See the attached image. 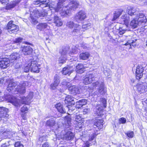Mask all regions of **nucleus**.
<instances>
[{
  "label": "nucleus",
  "mask_w": 147,
  "mask_h": 147,
  "mask_svg": "<svg viewBox=\"0 0 147 147\" xmlns=\"http://www.w3.org/2000/svg\"><path fill=\"white\" fill-rule=\"evenodd\" d=\"M26 83L23 82L20 84L18 85L15 90L13 93L14 94H23L26 92Z\"/></svg>",
  "instance_id": "0eeeda50"
},
{
  "label": "nucleus",
  "mask_w": 147,
  "mask_h": 147,
  "mask_svg": "<svg viewBox=\"0 0 147 147\" xmlns=\"http://www.w3.org/2000/svg\"><path fill=\"white\" fill-rule=\"evenodd\" d=\"M123 11V10L121 9L117 10L116 11L114 14L113 18L112 20L115 21L122 14Z\"/></svg>",
  "instance_id": "e433bc0d"
},
{
  "label": "nucleus",
  "mask_w": 147,
  "mask_h": 147,
  "mask_svg": "<svg viewBox=\"0 0 147 147\" xmlns=\"http://www.w3.org/2000/svg\"><path fill=\"white\" fill-rule=\"evenodd\" d=\"M42 147H51L47 142H45L42 145Z\"/></svg>",
  "instance_id": "338daca9"
},
{
  "label": "nucleus",
  "mask_w": 147,
  "mask_h": 147,
  "mask_svg": "<svg viewBox=\"0 0 147 147\" xmlns=\"http://www.w3.org/2000/svg\"><path fill=\"white\" fill-rule=\"evenodd\" d=\"M88 45L86 44L83 43L81 45L82 47L84 49H86L88 48Z\"/></svg>",
  "instance_id": "e2e57ef3"
},
{
  "label": "nucleus",
  "mask_w": 147,
  "mask_h": 147,
  "mask_svg": "<svg viewBox=\"0 0 147 147\" xmlns=\"http://www.w3.org/2000/svg\"><path fill=\"white\" fill-rule=\"evenodd\" d=\"M20 56L19 54L18 53H13L10 56L9 59L11 61L12 60H17L19 59Z\"/></svg>",
  "instance_id": "a19ab883"
},
{
  "label": "nucleus",
  "mask_w": 147,
  "mask_h": 147,
  "mask_svg": "<svg viewBox=\"0 0 147 147\" xmlns=\"http://www.w3.org/2000/svg\"><path fill=\"white\" fill-rule=\"evenodd\" d=\"M135 42L132 40H129L128 41L126 44L125 45H129V48L130 49L131 48V46H135L136 45V44L135 43Z\"/></svg>",
  "instance_id": "37998d69"
},
{
  "label": "nucleus",
  "mask_w": 147,
  "mask_h": 147,
  "mask_svg": "<svg viewBox=\"0 0 147 147\" xmlns=\"http://www.w3.org/2000/svg\"><path fill=\"white\" fill-rule=\"evenodd\" d=\"M56 108L58 110V111L61 113H65L66 112L65 109L63 108V105L60 103H58L55 105Z\"/></svg>",
  "instance_id": "72a5a7b5"
},
{
  "label": "nucleus",
  "mask_w": 147,
  "mask_h": 147,
  "mask_svg": "<svg viewBox=\"0 0 147 147\" xmlns=\"http://www.w3.org/2000/svg\"><path fill=\"white\" fill-rule=\"evenodd\" d=\"M23 39L21 37H19L15 39L14 41V44L13 45L14 49H16L18 47H14L16 45H17L19 47L20 43L23 41Z\"/></svg>",
  "instance_id": "58836bf2"
},
{
  "label": "nucleus",
  "mask_w": 147,
  "mask_h": 147,
  "mask_svg": "<svg viewBox=\"0 0 147 147\" xmlns=\"http://www.w3.org/2000/svg\"><path fill=\"white\" fill-rule=\"evenodd\" d=\"M144 70L143 67L141 65H138L137 67L136 71V79L139 80L142 77Z\"/></svg>",
  "instance_id": "9d476101"
},
{
  "label": "nucleus",
  "mask_w": 147,
  "mask_h": 147,
  "mask_svg": "<svg viewBox=\"0 0 147 147\" xmlns=\"http://www.w3.org/2000/svg\"><path fill=\"white\" fill-rule=\"evenodd\" d=\"M65 103L66 104L74 105L75 103L74 98L69 96H66L65 99Z\"/></svg>",
  "instance_id": "f704fd0d"
},
{
  "label": "nucleus",
  "mask_w": 147,
  "mask_h": 147,
  "mask_svg": "<svg viewBox=\"0 0 147 147\" xmlns=\"http://www.w3.org/2000/svg\"><path fill=\"white\" fill-rule=\"evenodd\" d=\"M86 18V14L84 11H81L76 13L74 17V20L78 23H80Z\"/></svg>",
  "instance_id": "6e6552de"
},
{
  "label": "nucleus",
  "mask_w": 147,
  "mask_h": 147,
  "mask_svg": "<svg viewBox=\"0 0 147 147\" xmlns=\"http://www.w3.org/2000/svg\"><path fill=\"white\" fill-rule=\"evenodd\" d=\"M102 82H101L100 83L98 81H97L93 83L92 84L93 86L96 87L98 86L99 84H100Z\"/></svg>",
  "instance_id": "69168bd1"
},
{
  "label": "nucleus",
  "mask_w": 147,
  "mask_h": 147,
  "mask_svg": "<svg viewBox=\"0 0 147 147\" xmlns=\"http://www.w3.org/2000/svg\"><path fill=\"white\" fill-rule=\"evenodd\" d=\"M103 121L102 119H97L95 120L94 127L97 129H96V131L99 130L100 129L103 127Z\"/></svg>",
  "instance_id": "2eb2a0df"
},
{
  "label": "nucleus",
  "mask_w": 147,
  "mask_h": 147,
  "mask_svg": "<svg viewBox=\"0 0 147 147\" xmlns=\"http://www.w3.org/2000/svg\"><path fill=\"white\" fill-rule=\"evenodd\" d=\"M126 25L120 26L119 29V34L120 35H122L127 30Z\"/></svg>",
  "instance_id": "c756f323"
},
{
  "label": "nucleus",
  "mask_w": 147,
  "mask_h": 147,
  "mask_svg": "<svg viewBox=\"0 0 147 147\" xmlns=\"http://www.w3.org/2000/svg\"><path fill=\"white\" fill-rule=\"evenodd\" d=\"M63 121L62 123L64 126L65 125L66 127L68 128L71 125V118L69 116H65L63 118Z\"/></svg>",
  "instance_id": "412c9836"
},
{
  "label": "nucleus",
  "mask_w": 147,
  "mask_h": 147,
  "mask_svg": "<svg viewBox=\"0 0 147 147\" xmlns=\"http://www.w3.org/2000/svg\"><path fill=\"white\" fill-rule=\"evenodd\" d=\"M73 70L71 69V67L68 66L65 67L63 69L62 73L64 75L67 74L69 75L71 73H72Z\"/></svg>",
  "instance_id": "c85d7f7f"
},
{
  "label": "nucleus",
  "mask_w": 147,
  "mask_h": 147,
  "mask_svg": "<svg viewBox=\"0 0 147 147\" xmlns=\"http://www.w3.org/2000/svg\"><path fill=\"white\" fill-rule=\"evenodd\" d=\"M66 0H51L49 3V0H36L34 1L33 3L35 5L39 4V6L42 8L49 7L50 9L51 8L57 12L62 7L64 2Z\"/></svg>",
  "instance_id": "f257e3e1"
},
{
  "label": "nucleus",
  "mask_w": 147,
  "mask_h": 147,
  "mask_svg": "<svg viewBox=\"0 0 147 147\" xmlns=\"http://www.w3.org/2000/svg\"><path fill=\"white\" fill-rule=\"evenodd\" d=\"M48 26L46 23H40L36 26V28L40 31L43 30L47 28Z\"/></svg>",
  "instance_id": "2f4dec72"
},
{
  "label": "nucleus",
  "mask_w": 147,
  "mask_h": 147,
  "mask_svg": "<svg viewBox=\"0 0 147 147\" xmlns=\"http://www.w3.org/2000/svg\"><path fill=\"white\" fill-rule=\"evenodd\" d=\"M126 134L128 137L131 138H132L134 135V132L132 131L127 132Z\"/></svg>",
  "instance_id": "603ef678"
},
{
  "label": "nucleus",
  "mask_w": 147,
  "mask_h": 147,
  "mask_svg": "<svg viewBox=\"0 0 147 147\" xmlns=\"http://www.w3.org/2000/svg\"><path fill=\"white\" fill-rule=\"evenodd\" d=\"M100 101L102 104L103 105V107H106L107 106V101L106 99L105 98H101L100 99Z\"/></svg>",
  "instance_id": "864d4df0"
},
{
  "label": "nucleus",
  "mask_w": 147,
  "mask_h": 147,
  "mask_svg": "<svg viewBox=\"0 0 147 147\" xmlns=\"http://www.w3.org/2000/svg\"><path fill=\"white\" fill-rule=\"evenodd\" d=\"M39 140L41 142H43L45 140L46 137L45 136H40L39 138Z\"/></svg>",
  "instance_id": "0e129e2a"
},
{
  "label": "nucleus",
  "mask_w": 147,
  "mask_h": 147,
  "mask_svg": "<svg viewBox=\"0 0 147 147\" xmlns=\"http://www.w3.org/2000/svg\"><path fill=\"white\" fill-rule=\"evenodd\" d=\"M129 14L126 13L122 15L121 17L120 22L121 24L127 25L129 20Z\"/></svg>",
  "instance_id": "5701e85b"
},
{
  "label": "nucleus",
  "mask_w": 147,
  "mask_h": 147,
  "mask_svg": "<svg viewBox=\"0 0 147 147\" xmlns=\"http://www.w3.org/2000/svg\"><path fill=\"white\" fill-rule=\"evenodd\" d=\"M8 109L3 107L0 108V116L3 118L9 116L8 114Z\"/></svg>",
  "instance_id": "b1692460"
},
{
  "label": "nucleus",
  "mask_w": 147,
  "mask_h": 147,
  "mask_svg": "<svg viewBox=\"0 0 147 147\" xmlns=\"http://www.w3.org/2000/svg\"><path fill=\"white\" fill-rule=\"evenodd\" d=\"M20 50L22 54L24 55H30L32 54L33 49L30 46L22 47Z\"/></svg>",
  "instance_id": "1a4fd4ad"
},
{
  "label": "nucleus",
  "mask_w": 147,
  "mask_h": 147,
  "mask_svg": "<svg viewBox=\"0 0 147 147\" xmlns=\"http://www.w3.org/2000/svg\"><path fill=\"white\" fill-rule=\"evenodd\" d=\"M30 70L31 71L38 73L39 71V68L38 67V65L37 62L36 61H32L30 63Z\"/></svg>",
  "instance_id": "f8f14e48"
},
{
  "label": "nucleus",
  "mask_w": 147,
  "mask_h": 147,
  "mask_svg": "<svg viewBox=\"0 0 147 147\" xmlns=\"http://www.w3.org/2000/svg\"><path fill=\"white\" fill-rule=\"evenodd\" d=\"M97 74L96 73H93L91 74H87L84 77L83 83L86 85L89 84L96 78Z\"/></svg>",
  "instance_id": "423d86ee"
},
{
  "label": "nucleus",
  "mask_w": 147,
  "mask_h": 147,
  "mask_svg": "<svg viewBox=\"0 0 147 147\" xmlns=\"http://www.w3.org/2000/svg\"><path fill=\"white\" fill-rule=\"evenodd\" d=\"M81 117L80 115H77L76 117L75 121L78 123H81L82 120V118Z\"/></svg>",
  "instance_id": "8fccbe9b"
},
{
  "label": "nucleus",
  "mask_w": 147,
  "mask_h": 147,
  "mask_svg": "<svg viewBox=\"0 0 147 147\" xmlns=\"http://www.w3.org/2000/svg\"><path fill=\"white\" fill-rule=\"evenodd\" d=\"M77 52V50H76L75 48H74V49L73 48L72 51L71 52H70L69 53V54L70 56H71L72 55V53L73 54H75Z\"/></svg>",
  "instance_id": "680f3d73"
},
{
  "label": "nucleus",
  "mask_w": 147,
  "mask_h": 147,
  "mask_svg": "<svg viewBox=\"0 0 147 147\" xmlns=\"http://www.w3.org/2000/svg\"><path fill=\"white\" fill-rule=\"evenodd\" d=\"M91 25V24L90 23H88L86 24L83 25L82 26V30L81 31L80 33L82 32L83 29H86L87 28H89Z\"/></svg>",
  "instance_id": "de8ad7c7"
},
{
  "label": "nucleus",
  "mask_w": 147,
  "mask_h": 147,
  "mask_svg": "<svg viewBox=\"0 0 147 147\" xmlns=\"http://www.w3.org/2000/svg\"><path fill=\"white\" fill-rule=\"evenodd\" d=\"M104 73L106 76L108 77V78L110 77L109 76L111 75V70L109 68H107L105 69Z\"/></svg>",
  "instance_id": "c03bdc74"
},
{
  "label": "nucleus",
  "mask_w": 147,
  "mask_h": 147,
  "mask_svg": "<svg viewBox=\"0 0 147 147\" xmlns=\"http://www.w3.org/2000/svg\"><path fill=\"white\" fill-rule=\"evenodd\" d=\"M119 123L124 124L126 121V119L123 117L120 118L119 120Z\"/></svg>",
  "instance_id": "4d7b16f0"
},
{
  "label": "nucleus",
  "mask_w": 147,
  "mask_h": 147,
  "mask_svg": "<svg viewBox=\"0 0 147 147\" xmlns=\"http://www.w3.org/2000/svg\"><path fill=\"white\" fill-rule=\"evenodd\" d=\"M97 135V134L95 133L92 134L90 136L89 140L91 141L93 140L94 138Z\"/></svg>",
  "instance_id": "052dcab7"
},
{
  "label": "nucleus",
  "mask_w": 147,
  "mask_h": 147,
  "mask_svg": "<svg viewBox=\"0 0 147 147\" xmlns=\"http://www.w3.org/2000/svg\"><path fill=\"white\" fill-rule=\"evenodd\" d=\"M30 12V18L31 22L34 24L37 23V18L40 17H45L47 16V13L43 11L40 12L38 10L35 9L33 10V11H31Z\"/></svg>",
  "instance_id": "7ed1b4c3"
},
{
  "label": "nucleus",
  "mask_w": 147,
  "mask_h": 147,
  "mask_svg": "<svg viewBox=\"0 0 147 147\" xmlns=\"http://www.w3.org/2000/svg\"><path fill=\"white\" fill-rule=\"evenodd\" d=\"M69 48L68 47L64 48L62 50V51H60V52L61 54V55L63 56L67 54L69 52Z\"/></svg>",
  "instance_id": "a18cd8bd"
},
{
  "label": "nucleus",
  "mask_w": 147,
  "mask_h": 147,
  "mask_svg": "<svg viewBox=\"0 0 147 147\" xmlns=\"http://www.w3.org/2000/svg\"><path fill=\"white\" fill-rule=\"evenodd\" d=\"M134 89L140 94L143 93L147 91V86L145 83L139 82L134 86Z\"/></svg>",
  "instance_id": "39448f33"
},
{
  "label": "nucleus",
  "mask_w": 147,
  "mask_h": 147,
  "mask_svg": "<svg viewBox=\"0 0 147 147\" xmlns=\"http://www.w3.org/2000/svg\"><path fill=\"white\" fill-rule=\"evenodd\" d=\"M90 54L88 52L82 53L80 54V57L81 59L85 60L88 59L89 57Z\"/></svg>",
  "instance_id": "4c0bfd02"
},
{
  "label": "nucleus",
  "mask_w": 147,
  "mask_h": 147,
  "mask_svg": "<svg viewBox=\"0 0 147 147\" xmlns=\"http://www.w3.org/2000/svg\"><path fill=\"white\" fill-rule=\"evenodd\" d=\"M87 103V101L86 100L82 99L76 102V107L79 108H81L83 106L86 105Z\"/></svg>",
  "instance_id": "c9c22d12"
},
{
  "label": "nucleus",
  "mask_w": 147,
  "mask_h": 147,
  "mask_svg": "<svg viewBox=\"0 0 147 147\" xmlns=\"http://www.w3.org/2000/svg\"><path fill=\"white\" fill-rule=\"evenodd\" d=\"M30 63L28 64V65L26 66L24 69V71L25 72H27L29 71L30 69Z\"/></svg>",
  "instance_id": "bf43d9fd"
},
{
  "label": "nucleus",
  "mask_w": 147,
  "mask_h": 147,
  "mask_svg": "<svg viewBox=\"0 0 147 147\" xmlns=\"http://www.w3.org/2000/svg\"><path fill=\"white\" fill-rule=\"evenodd\" d=\"M14 25V24H13V21H11L8 22L6 28L8 30H9L10 28H11Z\"/></svg>",
  "instance_id": "09e8293b"
},
{
  "label": "nucleus",
  "mask_w": 147,
  "mask_h": 147,
  "mask_svg": "<svg viewBox=\"0 0 147 147\" xmlns=\"http://www.w3.org/2000/svg\"><path fill=\"white\" fill-rule=\"evenodd\" d=\"M79 6V3L78 1L76 0H73L68 5L66 6V7H67L69 9H70L71 12L72 10H74L77 8Z\"/></svg>",
  "instance_id": "9b49d317"
},
{
  "label": "nucleus",
  "mask_w": 147,
  "mask_h": 147,
  "mask_svg": "<svg viewBox=\"0 0 147 147\" xmlns=\"http://www.w3.org/2000/svg\"><path fill=\"white\" fill-rule=\"evenodd\" d=\"M59 77L57 74H55L54 76V82L50 85L51 89L52 90H55L57 89L60 82Z\"/></svg>",
  "instance_id": "f3484780"
},
{
  "label": "nucleus",
  "mask_w": 147,
  "mask_h": 147,
  "mask_svg": "<svg viewBox=\"0 0 147 147\" xmlns=\"http://www.w3.org/2000/svg\"><path fill=\"white\" fill-rule=\"evenodd\" d=\"M56 124L55 118H51L47 120L46 123V125L47 126L51 127H53Z\"/></svg>",
  "instance_id": "cd10ccee"
},
{
  "label": "nucleus",
  "mask_w": 147,
  "mask_h": 147,
  "mask_svg": "<svg viewBox=\"0 0 147 147\" xmlns=\"http://www.w3.org/2000/svg\"><path fill=\"white\" fill-rule=\"evenodd\" d=\"M71 12V10L69 8L66 7V6L63 7L62 10L60 11V14L61 16H70Z\"/></svg>",
  "instance_id": "4be33fe9"
},
{
  "label": "nucleus",
  "mask_w": 147,
  "mask_h": 147,
  "mask_svg": "<svg viewBox=\"0 0 147 147\" xmlns=\"http://www.w3.org/2000/svg\"><path fill=\"white\" fill-rule=\"evenodd\" d=\"M3 136H4L5 138L8 137L9 138L12 135V132L9 130H6L2 133Z\"/></svg>",
  "instance_id": "79ce46f5"
},
{
  "label": "nucleus",
  "mask_w": 147,
  "mask_h": 147,
  "mask_svg": "<svg viewBox=\"0 0 147 147\" xmlns=\"http://www.w3.org/2000/svg\"><path fill=\"white\" fill-rule=\"evenodd\" d=\"M33 95V92H30L27 96V99L29 100L30 102V100L32 98Z\"/></svg>",
  "instance_id": "5fc2aeb1"
},
{
  "label": "nucleus",
  "mask_w": 147,
  "mask_h": 147,
  "mask_svg": "<svg viewBox=\"0 0 147 147\" xmlns=\"http://www.w3.org/2000/svg\"><path fill=\"white\" fill-rule=\"evenodd\" d=\"M136 18L141 23H145L146 21V17L142 13H138V16L136 15Z\"/></svg>",
  "instance_id": "393cba45"
},
{
  "label": "nucleus",
  "mask_w": 147,
  "mask_h": 147,
  "mask_svg": "<svg viewBox=\"0 0 147 147\" xmlns=\"http://www.w3.org/2000/svg\"><path fill=\"white\" fill-rule=\"evenodd\" d=\"M66 59L65 57H63V56L60 57L59 59V62L60 63H63L65 62Z\"/></svg>",
  "instance_id": "6e6d98bb"
},
{
  "label": "nucleus",
  "mask_w": 147,
  "mask_h": 147,
  "mask_svg": "<svg viewBox=\"0 0 147 147\" xmlns=\"http://www.w3.org/2000/svg\"><path fill=\"white\" fill-rule=\"evenodd\" d=\"M98 91V93L101 95H104L105 94L106 91L105 89L104 84L103 83L100 84Z\"/></svg>",
  "instance_id": "7c9ffc66"
},
{
  "label": "nucleus",
  "mask_w": 147,
  "mask_h": 147,
  "mask_svg": "<svg viewBox=\"0 0 147 147\" xmlns=\"http://www.w3.org/2000/svg\"><path fill=\"white\" fill-rule=\"evenodd\" d=\"M20 111L22 113L25 114L28 112V109L26 106L24 105L21 108Z\"/></svg>",
  "instance_id": "49530a36"
},
{
  "label": "nucleus",
  "mask_w": 147,
  "mask_h": 147,
  "mask_svg": "<svg viewBox=\"0 0 147 147\" xmlns=\"http://www.w3.org/2000/svg\"><path fill=\"white\" fill-rule=\"evenodd\" d=\"M66 26L71 29H73L71 32L72 35H78L80 34L82 28V26L78 24H75L72 21L68 22L66 24Z\"/></svg>",
  "instance_id": "20e7f679"
},
{
  "label": "nucleus",
  "mask_w": 147,
  "mask_h": 147,
  "mask_svg": "<svg viewBox=\"0 0 147 147\" xmlns=\"http://www.w3.org/2000/svg\"><path fill=\"white\" fill-rule=\"evenodd\" d=\"M74 137V134L70 131L66 132L63 137V140L67 141L72 140Z\"/></svg>",
  "instance_id": "a211bd4d"
},
{
  "label": "nucleus",
  "mask_w": 147,
  "mask_h": 147,
  "mask_svg": "<svg viewBox=\"0 0 147 147\" xmlns=\"http://www.w3.org/2000/svg\"><path fill=\"white\" fill-rule=\"evenodd\" d=\"M19 2L17 1H12L10 5L11 7L13 8L14 7L16 6L18 4Z\"/></svg>",
  "instance_id": "3c124183"
},
{
  "label": "nucleus",
  "mask_w": 147,
  "mask_h": 147,
  "mask_svg": "<svg viewBox=\"0 0 147 147\" xmlns=\"http://www.w3.org/2000/svg\"><path fill=\"white\" fill-rule=\"evenodd\" d=\"M89 142H87L83 145V147H89Z\"/></svg>",
  "instance_id": "774afa93"
},
{
  "label": "nucleus",
  "mask_w": 147,
  "mask_h": 147,
  "mask_svg": "<svg viewBox=\"0 0 147 147\" xmlns=\"http://www.w3.org/2000/svg\"><path fill=\"white\" fill-rule=\"evenodd\" d=\"M127 11L128 14L131 16L134 15L138 16V12L137 9L131 6L128 7L127 8Z\"/></svg>",
  "instance_id": "dca6fc26"
},
{
  "label": "nucleus",
  "mask_w": 147,
  "mask_h": 147,
  "mask_svg": "<svg viewBox=\"0 0 147 147\" xmlns=\"http://www.w3.org/2000/svg\"><path fill=\"white\" fill-rule=\"evenodd\" d=\"M3 101L10 102L15 106H18L20 104L19 101L18 100L16 99L11 95H5L3 93L0 91V102Z\"/></svg>",
  "instance_id": "f03ea898"
},
{
  "label": "nucleus",
  "mask_w": 147,
  "mask_h": 147,
  "mask_svg": "<svg viewBox=\"0 0 147 147\" xmlns=\"http://www.w3.org/2000/svg\"><path fill=\"white\" fill-rule=\"evenodd\" d=\"M53 21L54 23L56 24V25L57 26H61L63 24V22L61 19L57 15L54 17Z\"/></svg>",
  "instance_id": "a878e982"
},
{
  "label": "nucleus",
  "mask_w": 147,
  "mask_h": 147,
  "mask_svg": "<svg viewBox=\"0 0 147 147\" xmlns=\"http://www.w3.org/2000/svg\"><path fill=\"white\" fill-rule=\"evenodd\" d=\"M69 90L70 93L73 95L80 94L81 91L80 87L76 86H70Z\"/></svg>",
  "instance_id": "ddd939ff"
},
{
  "label": "nucleus",
  "mask_w": 147,
  "mask_h": 147,
  "mask_svg": "<svg viewBox=\"0 0 147 147\" xmlns=\"http://www.w3.org/2000/svg\"><path fill=\"white\" fill-rule=\"evenodd\" d=\"M10 61L9 59L7 58H3L0 59V67L1 69H5L7 67L9 66Z\"/></svg>",
  "instance_id": "4468645a"
},
{
  "label": "nucleus",
  "mask_w": 147,
  "mask_h": 147,
  "mask_svg": "<svg viewBox=\"0 0 147 147\" xmlns=\"http://www.w3.org/2000/svg\"><path fill=\"white\" fill-rule=\"evenodd\" d=\"M19 30V28L18 26L14 25H13L11 28H10L9 30H8V31L10 34H15Z\"/></svg>",
  "instance_id": "ea45409f"
},
{
  "label": "nucleus",
  "mask_w": 147,
  "mask_h": 147,
  "mask_svg": "<svg viewBox=\"0 0 147 147\" xmlns=\"http://www.w3.org/2000/svg\"><path fill=\"white\" fill-rule=\"evenodd\" d=\"M15 147H24V146L19 142H17L15 143Z\"/></svg>",
  "instance_id": "13d9d810"
},
{
  "label": "nucleus",
  "mask_w": 147,
  "mask_h": 147,
  "mask_svg": "<svg viewBox=\"0 0 147 147\" xmlns=\"http://www.w3.org/2000/svg\"><path fill=\"white\" fill-rule=\"evenodd\" d=\"M13 97H14L16 99L18 100L19 101L20 104L18 106H16V107H20L21 103L25 104L26 105H28L30 103V102L29 100L27 99V97H25L24 96H20V99H17L15 96H12Z\"/></svg>",
  "instance_id": "aec40b11"
},
{
  "label": "nucleus",
  "mask_w": 147,
  "mask_h": 147,
  "mask_svg": "<svg viewBox=\"0 0 147 147\" xmlns=\"http://www.w3.org/2000/svg\"><path fill=\"white\" fill-rule=\"evenodd\" d=\"M76 72L78 73H82L84 72L85 68H84L83 65L81 64H78L76 66Z\"/></svg>",
  "instance_id": "473e14b6"
},
{
  "label": "nucleus",
  "mask_w": 147,
  "mask_h": 147,
  "mask_svg": "<svg viewBox=\"0 0 147 147\" xmlns=\"http://www.w3.org/2000/svg\"><path fill=\"white\" fill-rule=\"evenodd\" d=\"M139 23L140 22L136 18L131 20L130 23V25L132 28H135L138 26Z\"/></svg>",
  "instance_id": "bb28decb"
},
{
  "label": "nucleus",
  "mask_w": 147,
  "mask_h": 147,
  "mask_svg": "<svg viewBox=\"0 0 147 147\" xmlns=\"http://www.w3.org/2000/svg\"><path fill=\"white\" fill-rule=\"evenodd\" d=\"M9 84L7 89L9 92L11 91L17 84L16 82L14 81L13 79H10L8 80Z\"/></svg>",
  "instance_id": "6ab92c4d"
}]
</instances>
